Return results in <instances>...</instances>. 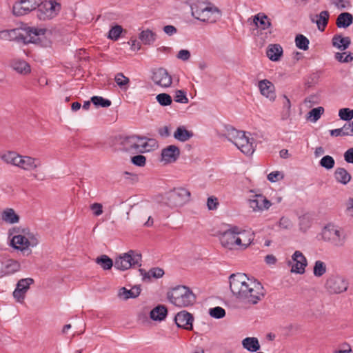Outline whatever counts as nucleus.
Returning a JSON list of instances; mask_svg holds the SVG:
<instances>
[{
    "label": "nucleus",
    "instance_id": "nucleus-1",
    "mask_svg": "<svg viewBox=\"0 0 353 353\" xmlns=\"http://www.w3.org/2000/svg\"><path fill=\"white\" fill-rule=\"evenodd\" d=\"M230 289L237 299L245 302L256 304L265 296V290L260 282L250 281L245 274H232L230 277Z\"/></svg>",
    "mask_w": 353,
    "mask_h": 353
},
{
    "label": "nucleus",
    "instance_id": "nucleus-2",
    "mask_svg": "<svg viewBox=\"0 0 353 353\" xmlns=\"http://www.w3.org/2000/svg\"><path fill=\"white\" fill-rule=\"evenodd\" d=\"M191 10L196 19L203 22L214 23L221 17V12L209 0H194Z\"/></svg>",
    "mask_w": 353,
    "mask_h": 353
},
{
    "label": "nucleus",
    "instance_id": "nucleus-3",
    "mask_svg": "<svg viewBox=\"0 0 353 353\" xmlns=\"http://www.w3.org/2000/svg\"><path fill=\"white\" fill-rule=\"evenodd\" d=\"M247 234L245 230L238 226L230 225L229 228L219 234L221 244L225 248L233 250L235 245L241 249H246L252 243L253 238H249L245 243L242 242L241 238L237 236L239 234Z\"/></svg>",
    "mask_w": 353,
    "mask_h": 353
},
{
    "label": "nucleus",
    "instance_id": "nucleus-4",
    "mask_svg": "<svg viewBox=\"0 0 353 353\" xmlns=\"http://www.w3.org/2000/svg\"><path fill=\"white\" fill-rule=\"evenodd\" d=\"M167 298L171 303L179 307L192 305L196 301V296L190 288L178 285L167 293Z\"/></svg>",
    "mask_w": 353,
    "mask_h": 353
},
{
    "label": "nucleus",
    "instance_id": "nucleus-5",
    "mask_svg": "<svg viewBox=\"0 0 353 353\" xmlns=\"http://www.w3.org/2000/svg\"><path fill=\"white\" fill-rule=\"evenodd\" d=\"M322 239L334 248H341L346 242V234L343 229L334 225H327L321 233Z\"/></svg>",
    "mask_w": 353,
    "mask_h": 353
},
{
    "label": "nucleus",
    "instance_id": "nucleus-6",
    "mask_svg": "<svg viewBox=\"0 0 353 353\" xmlns=\"http://www.w3.org/2000/svg\"><path fill=\"white\" fill-rule=\"evenodd\" d=\"M141 254L136 250H130L115 259L114 268L119 270L125 271L130 268L141 267Z\"/></svg>",
    "mask_w": 353,
    "mask_h": 353
},
{
    "label": "nucleus",
    "instance_id": "nucleus-7",
    "mask_svg": "<svg viewBox=\"0 0 353 353\" xmlns=\"http://www.w3.org/2000/svg\"><path fill=\"white\" fill-rule=\"evenodd\" d=\"M190 192L184 188H176L165 194V204L170 208L183 205L190 199Z\"/></svg>",
    "mask_w": 353,
    "mask_h": 353
},
{
    "label": "nucleus",
    "instance_id": "nucleus-8",
    "mask_svg": "<svg viewBox=\"0 0 353 353\" xmlns=\"http://www.w3.org/2000/svg\"><path fill=\"white\" fill-rule=\"evenodd\" d=\"M349 282L346 278L339 274L330 275L325 283V290L330 294H338L347 290Z\"/></svg>",
    "mask_w": 353,
    "mask_h": 353
},
{
    "label": "nucleus",
    "instance_id": "nucleus-9",
    "mask_svg": "<svg viewBox=\"0 0 353 353\" xmlns=\"http://www.w3.org/2000/svg\"><path fill=\"white\" fill-rule=\"evenodd\" d=\"M37 17L40 20L51 19L59 13L61 6L56 0H41V3L37 8Z\"/></svg>",
    "mask_w": 353,
    "mask_h": 353
},
{
    "label": "nucleus",
    "instance_id": "nucleus-10",
    "mask_svg": "<svg viewBox=\"0 0 353 353\" xmlns=\"http://www.w3.org/2000/svg\"><path fill=\"white\" fill-rule=\"evenodd\" d=\"M34 281L32 278H26L20 279L16 285L12 295L19 303H23L26 297V294L28 291L30 285L33 284Z\"/></svg>",
    "mask_w": 353,
    "mask_h": 353
},
{
    "label": "nucleus",
    "instance_id": "nucleus-11",
    "mask_svg": "<svg viewBox=\"0 0 353 353\" xmlns=\"http://www.w3.org/2000/svg\"><path fill=\"white\" fill-rule=\"evenodd\" d=\"M152 80L156 85L163 88H168L172 83V77L163 68H159L152 71Z\"/></svg>",
    "mask_w": 353,
    "mask_h": 353
},
{
    "label": "nucleus",
    "instance_id": "nucleus-12",
    "mask_svg": "<svg viewBox=\"0 0 353 353\" xmlns=\"http://www.w3.org/2000/svg\"><path fill=\"white\" fill-rule=\"evenodd\" d=\"M193 321L194 317L192 314L185 310L178 312L174 317V321L177 327L187 330H192L193 329Z\"/></svg>",
    "mask_w": 353,
    "mask_h": 353
},
{
    "label": "nucleus",
    "instance_id": "nucleus-13",
    "mask_svg": "<svg viewBox=\"0 0 353 353\" xmlns=\"http://www.w3.org/2000/svg\"><path fill=\"white\" fill-rule=\"evenodd\" d=\"M147 140L145 137H139L137 135H131L125 137L121 141L123 149L127 152H137L140 146L143 145H138L140 141Z\"/></svg>",
    "mask_w": 353,
    "mask_h": 353
},
{
    "label": "nucleus",
    "instance_id": "nucleus-14",
    "mask_svg": "<svg viewBox=\"0 0 353 353\" xmlns=\"http://www.w3.org/2000/svg\"><path fill=\"white\" fill-rule=\"evenodd\" d=\"M249 205L253 211H263L268 210L271 205L270 201L262 194H255L249 199Z\"/></svg>",
    "mask_w": 353,
    "mask_h": 353
},
{
    "label": "nucleus",
    "instance_id": "nucleus-15",
    "mask_svg": "<svg viewBox=\"0 0 353 353\" xmlns=\"http://www.w3.org/2000/svg\"><path fill=\"white\" fill-rule=\"evenodd\" d=\"M25 31L26 36L23 39L24 43L39 44L41 41V37L44 36L46 30L35 27H28L25 28Z\"/></svg>",
    "mask_w": 353,
    "mask_h": 353
},
{
    "label": "nucleus",
    "instance_id": "nucleus-16",
    "mask_svg": "<svg viewBox=\"0 0 353 353\" xmlns=\"http://www.w3.org/2000/svg\"><path fill=\"white\" fill-rule=\"evenodd\" d=\"M10 245L14 249L19 250L23 252V254L27 252V256L32 252L31 250L28 249L29 247H30V243L25 238V235L22 234L14 235L10 240Z\"/></svg>",
    "mask_w": 353,
    "mask_h": 353
},
{
    "label": "nucleus",
    "instance_id": "nucleus-17",
    "mask_svg": "<svg viewBox=\"0 0 353 353\" xmlns=\"http://www.w3.org/2000/svg\"><path fill=\"white\" fill-rule=\"evenodd\" d=\"M292 259L294 263L292 265L291 272L296 274H303L307 263L303 253L300 251H295Z\"/></svg>",
    "mask_w": 353,
    "mask_h": 353
},
{
    "label": "nucleus",
    "instance_id": "nucleus-18",
    "mask_svg": "<svg viewBox=\"0 0 353 353\" xmlns=\"http://www.w3.org/2000/svg\"><path fill=\"white\" fill-rule=\"evenodd\" d=\"M253 139H250L243 132V136H241L236 140L235 145L245 154L251 155L254 151L253 146Z\"/></svg>",
    "mask_w": 353,
    "mask_h": 353
},
{
    "label": "nucleus",
    "instance_id": "nucleus-19",
    "mask_svg": "<svg viewBox=\"0 0 353 353\" xmlns=\"http://www.w3.org/2000/svg\"><path fill=\"white\" fill-rule=\"evenodd\" d=\"M161 160L165 163H174L180 156V150L175 145H170L161 150Z\"/></svg>",
    "mask_w": 353,
    "mask_h": 353
},
{
    "label": "nucleus",
    "instance_id": "nucleus-20",
    "mask_svg": "<svg viewBox=\"0 0 353 353\" xmlns=\"http://www.w3.org/2000/svg\"><path fill=\"white\" fill-rule=\"evenodd\" d=\"M19 159L17 166L26 170H35L41 165L39 159L21 155H19Z\"/></svg>",
    "mask_w": 353,
    "mask_h": 353
},
{
    "label": "nucleus",
    "instance_id": "nucleus-21",
    "mask_svg": "<svg viewBox=\"0 0 353 353\" xmlns=\"http://www.w3.org/2000/svg\"><path fill=\"white\" fill-rule=\"evenodd\" d=\"M21 269V264L16 260L8 259L1 266L0 277L9 276L19 272Z\"/></svg>",
    "mask_w": 353,
    "mask_h": 353
},
{
    "label": "nucleus",
    "instance_id": "nucleus-22",
    "mask_svg": "<svg viewBox=\"0 0 353 353\" xmlns=\"http://www.w3.org/2000/svg\"><path fill=\"white\" fill-rule=\"evenodd\" d=\"M259 88L262 95L274 101L276 98L274 85L267 79L261 80L259 82Z\"/></svg>",
    "mask_w": 353,
    "mask_h": 353
},
{
    "label": "nucleus",
    "instance_id": "nucleus-23",
    "mask_svg": "<svg viewBox=\"0 0 353 353\" xmlns=\"http://www.w3.org/2000/svg\"><path fill=\"white\" fill-rule=\"evenodd\" d=\"M330 14L328 11H321L319 14L315 16L310 15V18L312 23H315L320 31H324L327 25Z\"/></svg>",
    "mask_w": 353,
    "mask_h": 353
},
{
    "label": "nucleus",
    "instance_id": "nucleus-24",
    "mask_svg": "<svg viewBox=\"0 0 353 353\" xmlns=\"http://www.w3.org/2000/svg\"><path fill=\"white\" fill-rule=\"evenodd\" d=\"M139 271L142 276L143 281H150L152 278L159 279L164 274L163 270L160 268H152L148 272L140 268Z\"/></svg>",
    "mask_w": 353,
    "mask_h": 353
},
{
    "label": "nucleus",
    "instance_id": "nucleus-25",
    "mask_svg": "<svg viewBox=\"0 0 353 353\" xmlns=\"http://www.w3.org/2000/svg\"><path fill=\"white\" fill-rule=\"evenodd\" d=\"M267 57L272 61H279L283 55V48L280 44H270L266 50Z\"/></svg>",
    "mask_w": 353,
    "mask_h": 353
},
{
    "label": "nucleus",
    "instance_id": "nucleus-26",
    "mask_svg": "<svg viewBox=\"0 0 353 353\" xmlns=\"http://www.w3.org/2000/svg\"><path fill=\"white\" fill-rule=\"evenodd\" d=\"M332 43L334 47L343 51L348 48L351 39L349 37H344L341 34H335L332 37Z\"/></svg>",
    "mask_w": 353,
    "mask_h": 353
},
{
    "label": "nucleus",
    "instance_id": "nucleus-27",
    "mask_svg": "<svg viewBox=\"0 0 353 353\" xmlns=\"http://www.w3.org/2000/svg\"><path fill=\"white\" fill-rule=\"evenodd\" d=\"M140 293L141 288L138 285H134L130 290H128L125 287H123L119 290L118 296L123 300H128L129 299L137 298L139 296Z\"/></svg>",
    "mask_w": 353,
    "mask_h": 353
},
{
    "label": "nucleus",
    "instance_id": "nucleus-28",
    "mask_svg": "<svg viewBox=\"0 0 353 353\" xmlns=\"http://www.w3.org/2000/svg\"><path fill=\"white\" fill-rule=\"evenodd\" d=\"M242 346L244 349L251 352H256L261 348L259 341L256 337H246L242 341Z\"/></svg>",
    "mask_w": 353,
    "mask_h": 353
},
{
    "label": "nucleus",
    "instance_id": "nucleus-29",
    "mask_svg": "<svg viewBox=\"0 0 353 353\" xmlns=\"http://www.w3.org/2000/svg\"><path fill=\"white\" fill-rule=\"evenodd\" d=\"M243 132L244 131L238 130L231 125H226L225 127V133L223 136L228 141L235 144L238 138L241 136H243Z\"/></svg>",
    "mask_w": 353,
    "mask_h": 353
},
{
    "label": "nucleus",
    "instance_id": "nucleus-30",
    "mask_svg": "<svg viewBox=\"0 0 353 353\" xmlns=\"http://www.w3.org/2000/svg\"><path fill=\"white\" fill-rule=\"evenodd\" d=\"M167 314L168 310L166 307L163 305H159L150 311V316L154 321H161L166 317Z\"/></svg>",
    "mask_w": 353,
    "mask_h": 353
},
{
    "label": "nucleus",
    "instance_id": "nucleus-31",
    "mask_svg": "<svg viewBox=\"0 0 353 353\" xmlns=\"http://www.w3.org/2000/svg\"><path fill=\"white\" fill-rule=\"evenodd\" d=\"M353 23V16L349 12L341 13L336 19V26L339 28H347Z\"/></svg>",
    "mask_w": 353,
    "mask_h": 353
},
{
    "label": "nucleus",
    "instance_id": "nucleus-32",
    "mask_svg": "<svg viewBox=\"0 0 353 353\" xmlns=\"http://www.w3.org/2000/svg\"><path fill=\"white\" fill-rule=\"evenodd\" d=\"M192 132L188 130L184 126H179L174 133V138L179 141L185 142L193 137Z\"/></svg>",
    "mask_w": 353,
    "mask_h": 353
},
{
    "label": "nucleus",
    "instance_id": "nucleus-33",
    "mask_svg": "<svg viewBox=\"0 0 353 353\" xmlns=\"http://www.w3.org/2000/svg\"><path fill=\"white\" fill-rule=\"evenodd\" d=\"M334 178L337 182L346 185L351 180V175L343 168H338L334 172Z\"/></svg>",
    "mask_w": 353,
    "mask_h": 353
},
{
    "label": "nucleus",
    "instance_id": "nucleus-34",
    "mask_svg": "<svg viewBox=\"0 0 353 353\" xmlns=\"http://www.w3.org/2000/svg\"><path fill=\"white\" fill-rule=\"evenodd\" d=\"M12 68L21 74H28L30 72L29 64L21 59H15L12 61Z\"/></svg>",
    "mask_w": 353,
    "mask_h": 353
},
{
    "label": "nucleus",
    "instance_id": "nucleus-35",
    "mask_svg": "<svg viewBox=\"0 0 353 353\" xmlns=\"http://www.w3.org/2000/svg\"><path fill=\"white\" fill-rule=\"evenodd\" d=\"M96 263L99 265L103 270H109L114 266V262L107 255L102 254L95 259Z\"/></svg>",
    "mask_w": 353,
    "mask_h": 353
},
{
    "label": "nucleus",
    "instance_id": "nucleus-36",
    "mask_svg": "<svg viewBox=\"0 0 353 353\" xmlns=\"http://www.w3.org/2000/svg\"><path fill=\"white\" fill-rule=\"evenodd\" d=\"M30 7L26 6L21 0L16 2L12 7V13L17 17L23 16L30 13Z\"/></svg>",
    "mask_w": 353,
    "mask_h": 353
},
{
    "label": "nucleus",
    "instance_id": "nucleus-37",
    "mask_svg": "<svg viewBox=\"0 0 353 353\" xmlns=\"http://www.w3.org/2000/svg\"><path fill=\"white\" fill-rule=\"evenodd\" d=\"M3 221L8 223H16L19 221V216L12 208H7L3 211Z\"/></svg>",
    "mask_w": 353,
    "mask_h": 353
},
{
    "label": "nucleus",
    "instance_id": "nucleus-38",
    "mask_svg": "<svg viewBox=\"0 0 353 353\" xmlns=\"http://www.w3.org/2000/svg\"><path fill=\"white\" fill-rule=\"evenodd\" d=\"M254 23L256 26L262 30H265L271 26V23L268 17L264 14H258L254 17Z\"/></svg>",
    "mask_w": 353,
    "mask_h": 353
},
{
    "label": "nucleus",
    "instance_id": "nucleus-39",
    "mask_svg": "<svg viewBox=\"0 0 353 353\" xmlns=\"http://www.w3.org/2000/svg\"><path fill=\"white\" fill-rule=\"evenodd\" d=\"M139 39L145 45H151L156 40V34L148 29L143 30L139 34Z\"/></svg>",
    "mask_w": 353,
    "mask_h": 353
},
{
    "label": "nucleus",
    "instance_id": "nucleus-40",
    "mask_svg": "<svg viewBox=\"0 0 353 353\" xmlns=\"http://www.w3.org/2000/svg\"><path fill=\"white\" fill-rule=\"evenodd\" d=\"M296 46L302 50H307L309 48V39L304 35L299 34L295 37Z\"/></svg>",
    "mask_w": 353,
    "mask_h": 353
},
{
    "label": "nucleus",
    "instance_id": "nucleus-41",
    "mask_svg": "<svg viewBox=\"0 0 353 353\" xmlns=\"http://www.w3.org/2000/svg\"><path fill=\"white\" fill-rule=\"evenodd\" d=\"M90 101L96 107L108 108L111 105L112 102L110 100L105 99L99 96H93L90 99Z\"/></svg>",
    "mask_w": 353,
    "mask_h": 353
},
{
    "label": "nucleus",
    "instance_id": "nucleus-42",
    "mask_svg": "<svg viewBox=\"0 0 353 353\" xmlns=\"http://www.w3.org/2000/svg\"><path fill=\"white\" fill-rule=\"evenodd\" d=\"M326 264L323 261L318 260L315 262L313 268V274L315 276H322L326 272Z\"/></svg>",
    "mask_w": 353,
    "mask_h": 353
},
{
    "label": "nucleus",
    "instance_id": "nucleus-43",
    "mask_svg": "<svg viewBox=\"0 0 353 353\" xmlns=\"http://www.w3.org/2000/svg\"><path fill=\"white\" fill-rule=\"evenodd\" d=\"M23 235H25V238L28 240L30 247H35L39 243L38 235L32 232H30L28 229H23L22 230Z\"/></svg>",
    "mask_w": 353,
    "mask_h": 353
},
{
    "label": "nucleus",
    "instance_id": "nucleus-44",
    "mask_svg": "<svg viewBox=\"0 0 353 353\" xmlns=\"http://www.w3.org/2000/svg\"><path fill=\"white\" fill-rule=\"evenodd\" d=\"M323 112L324 108L321 106L313 108L307 113V119L314 123L320 119Z\"/></svg>",
    "mask_w": 353,
    "mask_h": 353
},
{
    "label": "nucleus",
    "instance_id": "nucleus-45",
    "mask_svg": "<svg viewBox=\"0 0 353 353\" xmlns=\"http://www.w3.org/2000/svg\"><path fill=\"white\" fill-rule=\"evenodd\" d=\"M114 81L121 89L125 90L127 89V85L130 82L129 78L124 76L121 72L117 74L114 77Z\"/></svg>",
    "mask_w": 353,
    "mask_h": 353
},
{
    "label": "nucleus",
    "instance_id": "nucleus-46",
    "mask_svg": "<svg viewBox=\"0 0 353 353\" xmlns=\"http://www.w3.org/2000/svg\"><path fill=\"white\" fill-rule=\"evenodd\" d=\"M19 158V154L14 152H8L2 156L3 160L7 163L12 164L15 166L17 165V161Z\"/></svg>",
    "mask_w": 353,
    "mask_h": 353
},
{
    "label": "nucleus",
    "instance_id": "nucleus-47",
    "mask_svg": "<svg viewBox=\"0 0 353 353\" xmlns=\"http://www.w3.org/2000/svg\"><path fill=\"white\" fill-rule=\"evenodd\" d=\"M334 58L341 63H349L353 60V55L351 52H336Z\"/></svg>",
    "mask_w": 353,
    "mask_h": 353
},
{
    "label": "nucleus",
    "instance_id": "nucleus-48",
    "mask_svg": "<svg viewBox=\"0 0 353 353\" xmlns=\"http://www.w3.org/2000/svg\"><path fill=\"white\" fill-rule=\"evenodd\" d=\"M319 164L321 167L330 170L334 168L335 161L332 157L330 155L324 156L320 161Z\"/></svg>",
    "mask_w": 353,
    "mask_h": 353
},
{
    "label": "nucleus",
    "instance_id": "nucleus-49",
    "mask_svg": "<svg viewBox=\"0 0 353 353\" xmlns=\"http://www.w3.org/2000/svg\"><path fill=\"white\" fill-rule=\"evenodd\" d=\"M122 32L123 28L119 25H115L109 30L108 38L112 40L117 41L120 37Z\"/></svg>",
    "mask_w": 353,
    "mask_h": 353
},
{
    "label": "nucleus",
    "instance_id": "nucleus-50",
    "mask_svg": "<svg viewBox=\"0 0 353 353\" xmlns=\"http://www.w3.org/2000/svg\"><path fill=\"white\" fill-rule=\"evenodd\" d=\"M158 103L162 106H167L172 103V99L170 94L167 93H161L156 97Z\"/></svg>",
    "mask_w": 353,
    "mask_h": 353
},
{
    "label": "nucleus",
    "instance_id": "nucleus-51",
    "mask_svg": "<svg viewBox=\"0 0 353 353\" xmlns=\"http://www.w3.org/2000/svg\"><path fill=\"white\" fill-rule=\"evenodd\" d=\"M210 315L214 319H222L225 316V310L219 306L210 308L209 310Z\"/></svg>",
    "mask_w": 353,
    "mask_h": 353
},
{
    "label": "nucleus",
    "instance_id": "nucleus-52",
    "mask_svg": "<svg viewBox=\"0 0 353 353\" xmlns=\"http://www.w3.org/2000/svg\"><path fill=\"white\" fill-rule=\"evenodd\" d=\"M339 116L341 120L350 121L353 119V110L347 108L339 110Z\"/></svg>",
    "mask_w": 353,
    "mask_h": 353
},
{
    "label": "nucleus",
    "instance_id": "nucleus-53",
    "mask_svg": "<svg viewBox=\"0 0 353 353\" xmlns=\"http://www.w3.org/2000/svg\"><path fill=\"white\" fill-rule=\"evenodd\" d=\"M174 101L180 103H188L189 101L186 92L182 90H178L175 92Z\"/></svg>",
    "mask_w": 353,
    "mask_h": 353
},
{
    "label": "nucleus",
    "instance_id": "nucleus-54",
    "mask_svg": "<svg viewBox=\"0 0 353 353\" xmlns=\"http://www.w3.org/2000/svg\"><path fill=\"white\" fill-rule=\"evenodd\" d=\"M131 162L134 165L143 167L145 165L146 158L145 156L141 154L135 155L131 158Z\"/></svg>",
    "mask_w": 353,
    "mask_h": 353
},
{
    "label": "nucleus",
    "instance_id": "nucleus-55",
    "mask_svg": "<svg viewBox=\"0 0 353 353\" xmlns=\"http://www.w3.org/2000/svg\"><path fill=\"white\" fill-rule=\"evenodd\" d=\"M283 179V174L281 172L274 171L268 175V179L270 182H276Z\"/></svg>",
    "mask_w": 353,
    "mask_h": 353
},
{
    "label": "nucleus",
    "instance_id": "nucleus-56",
    "mask_svg": "<svg viewBox=\"0 0 353 353\" xmlns=\"http://www.w3.org/2000/svg\"><path fill=\"white\" fill-rule=\"evenodd\" d=\"M26 6L30 7V11L36 10L41 3V0H21Z\"/></svg>",
    "mask_w": 353,
    "mask_h": 353
},
{
    "label": "nucleus",
    "instance_id": "nucleus-57",
    "mask_svg": "<svg viewBox=\"0 0 353 353\" xmlns=\"http://www.w3.org/2000/svg\"><path fill=\"white\" fill-rule=\"evenodd\" d=\"M219 202L216 197L212 196L208 199L207 206L208 210H214L217 208Z\"/></svg>",
    "mask_w": 353,
    "mask_h": 353
},
{
    "label": "nucleus",
    "instance_id": "nucleus-58",
    "mask_svg": "<svg viewBox=\"0 0 353 353\" xmlns=\"http://www.w3.org/2000/svg\"><path fill=\"white\" fill-rule=\"evenodd\" d=\"M343 131L344 132L345 136H352L353 135V122L347 121L342 127Z\"/></svg>",
    "mask_w": 353,
    "mask_h": 353
},
{
    "label": "nucleus",
    "instance_id": "nucleus-59",
    "mask_svg": "<svg viewBox=\"0 0 353 353\" xmlns=\"http://www.w3.org/2000/svg\"><path fill=\"white\" fill-rule=\"evenodd\" d=\"M190 52L188 50H181L177 54L176 57L182 61H188L190 58Z\"/></svg>",
    "mask_w": 353,
    "mask_h": 353
},
{
    "label": "nucleus",
    "instance_id": "nucleus-60",
    "mask_svg": "<svg viewBox=\"0 0 353 353\" xmlns=\"http://www.w3.org/2000/svg\"><path fill=\"white\" fill-rule=\"evenodd\" d=\"M102 208V205L99 203H94L90 205V208L93 210L95 216H99L103 213Z\"/></svg>",
    "mask_w": 353,
    "mask_h": 353
},
{
    "label": "nucleus",
    "instance_id": "nucleus-61",
    "mask_svg": "<svg viewBox=\"0 0 353 353\" xmlns=\"http://www.w3.org/2000/svg\"><path fill=\"white\" fill-rule=\"evenodd\" d=\"M344 159L348 163H353V148H351L344 153Z\"/></svg>",
    "mask_w": 353,
    "mask_h": 353
},
{
    "label": "nucleus",
    "instance_id": "nucleus-62",
    "mask_svg": "<svg viewBox=\"0 0 353 353\" xmlns=\"http://www.w3.org/2000/svg\"><path fill=\"white\" fill-rule=\"evenodd\" d=\"M163 31L168 35L172 36L176 33L177 29L172 25H167L163 27Z\"/></svg>",
    "mask_w": 353,
    "mask_h": 353
},
{
    "label": "nucleus",
    "instance_id": "nucleus-63",
    "mask_svg": "<svg viewBox=\"0 0 353 353\" xmlns=\"http://www.w3.org/2000/svg\"><path fill=\"white\" fill-rule=\"evenodd\" d=\"M279 226L288 229L291 226V221L288 218L282 217L279 221Z\"/></svg>",
    "mask_w": 353,
    "mask_h": 353
},
{
    "label": "nucleus",
    "instance_id": "nucleus-64",
    "mask_svg": "<svg viewBox=\"0 0 353 353\" xmlns=\"http://www.w3.org/2000/svg\"><path fill=\"white\" fill-rule=\"evenodd\" d=\"M159 134L162 137H168L170 136V129L168 126H164L159 129Z\"/></svg>",
    "mask_w": 353,
    "mask_h": 353
}]
</instances>
